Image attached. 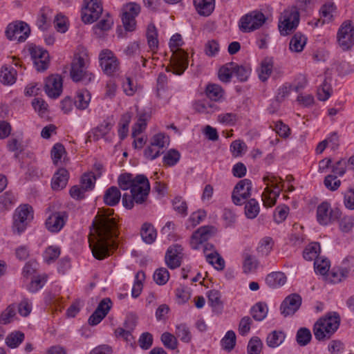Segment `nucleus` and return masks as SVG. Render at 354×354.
Instances as JSON below:
<instances>
[{"label": "nucleus", "instance_id": "1", "mask_svg": "<svg viewBox=\"0 0 354 354\" xmlns=\"http://www.w3.org/2000/svg\"><path fill=\"white\" fill-rule=\"evenodd\" d=\"M113 214L111 209L99 212L92 223L93 230L89 237V246L93 257L100 260L109 255V248L114 246L111 241L118 236V225L111 217Z\"/></svg>", "mask_w": 354, "mask_h": 354}, {"label": "nucleus", "instance_id": "2", "mask_svg": "<svg viewBox=\"0 0 354 354\" xmlns=\"http://www.w3.org/2000/svg\"><path fill=\"white\" fill-rule=\"evenodd\" d=\"M119 187L123 190L130 189V194L125 193L122 197V205L131 209L134 203H143L147 198L150 184L147 178L142 174L133 178L131 174H121L118 178Z\"/></svg>", "mask_w": 354, "mask_h": 354}, {"label": "nucleus", "instance_id": "3", "mask_svg": "<svg viewBox=\"0 0 354 354\" xmlns=\"http://www.w3.org/2000/svg\"><path fill=\"white\" fill-rule=\"evenodd\" d=\"M216 232L214 226L205 225L199 227L195 231L190 240V245L194 250H198L201 246L203 248V253L206 261L218 270H223L225 268V261L216 250L213 244L206 242L211 239Z\"/></svg>", "mask_w": 354, "mask_h": 354}, {"label": "nucleus", "instance_id": "4", "mask_svg": "<svg viewBox=\"0 0 354 354\" xmlns=\"http://www.w3.org/2000/svg\"><path fill=\"white\" fill-rule=\"evenodd\" d=\"M89 65L90 58L87 50L84 47L79 48L71 64L70 75L73 81L82 82L84 84L93 81L95 75L89 71Z\"/></svg>", "mask_w": 354, "mask_h": 354}, {"label": "nucleus", "instance_id": "5", "mask_svg": "<svg viewBox=\"0 0 354 354\" xmlns=\"http://www.w3.org/2000/svg\"><path fill=\"white\" fill-rule=\"evenodd\" d=\"M182 44V37L180 34H175L171 37L169 47L173 52L174 63L172 70L170 71L174 74L178 75L183 73L188 65L187 54L179 48Z\"/></svg>", "mask_w": 354, "mask_h": 354}, {"label": "nucleus", "instance_id": "6", "mask_svg": "<svg viewBox=\"0 0 354 354\" xmlns=\"http://www.w3.org/2000/svg\"><path fill=\"white\" fill-rule=\"evenodd\" d=\"M263 180L267 184V187L261 195L262 201L264 206L270 207L276 203L282 189L277 184V178L274 176H265Z\"/></svg>", "mask_w": 354, "mask_h": 354}, {"label": "nucleus", "instance_id": "7", "mask_svg": "<svg viewBox=\"0 0 354 354\" xmlns=\"http://www.w3.org/2000/svg\"><path fill=\"white\" fill-rule=\"evenodd\" d=\"M266 20V18L261 12L252 11L241 18L239 27L243 32H250L259 29Z\"/></svg>", "mask_w": 354, "mask_h": 354}, {"label": "nucleus", "instance_id": "8", "mask_svg": "<svg viewBox=\"0 0 354 354\" xmlns=\"http://www.w3.org/2000/svg\"><path fill=\"white\" fill-rule=\"evenodd\" d=\"M6 35L9 40L24 42L30 33L28 24L23 21H16L8 25Z\"/></svg>", "mask_w": 354, "mask_h": 354}, {"label": "nucleus", "instance_id": "9", "mask_svg": "<svg viewBox=\"0 0 354 354\" xmlns=\"http://www.w3.org/2000/svg\"><path fill=\"white\" fill-rule=\"evenodd\" d=\"M99 62L102 71L109 76L114 75L120 69L119 59L109 49L100 51Z\"/></svg>", "mask_w": 354, "mask_h": 354}, {"label": "nucleus", "instance_id": "10", "mask_svg": "<svg viewBox=\"0 0 354 354\" xmlns=\"http://www.w3.org/2000/svg\"><path fill=\"white\" fill-rule=\"evenodd\" d=\"M13 223V230L18 234L24 232L28 224L33 219V212L32 207L28 205H24L18 207L15 212Z\"/></svg>", "mask_w": 354, "mask_h": 354}, {"label": "nucleus", "instance_id": "11", "mask_svg": "<svg viewBox=\"0 0 354 354\" xmlns=\"http://www.w3.org/2000/svg\"><path fill=\"white\" fill-rule=\"evenodd\" d=\"M281 17L282 20L279 24V29L281 35L286 36L298 26L299 13L295 8H292L285 10Z\"/></svg>", "mask_w": 354, "mask_h": 354}, {"label": "nucleus", "instance_id": "12", "mask_svg": "<svg viewBox=\"0 0 354 354\" xmlns=\"http://www.w3.org/2000/svg\"><path fill=\"white\" fill-rule=\"evenodd\" d=\"M252 184L250 180L245 178L241 180L234 187L232 194V200L234 205H242L251 196Z\"/></svg>", "mask_w": 354, "mask_h": 354}, {"label": "nucleus", "instance_id": "13", "mask_svg": "<svg viewBox=\"0 0 354 354\" xmlns=\"http://www.w3.org/2000/svg\"><path fill=\"white\" fill-rule=\"evenodd\" d=\"M100 0H84L82 11V19L84 23L92 24L95 21L102 12Z\"/></svg>", "mask_w": 354, "mask_h": 354}, {"label": "nucleus", "instance_id": "14", "mask_svg": "<svg viewBox=\"0 0 354 354\" xmlns=\"http://www.w3.org/2000/svg\"><path fill=\"white\" fill-rule=\"evenodd\" d=\"M337 41L343 50H350L354 44V28L349 21H344L337 32Z\"/></svg>", "mask_w": 354, "mask_h": 354}, {"label": "nucleus", "instance_id": "15", "mask_svg": "<svg viewBox=\"0 0 354 354\" xmlns=\"http://www.w3.org/2000/svg\"><path fill=\"white\" fill-rule=\"evenodd\" d=\"M140 12V6L136 3H129L122 8V21L126 30L133 31L136 28V17Z\"/></svg>", "mask_w": 354, "mask_h": 354}, {"label": "nucleus", "instance_id": "16", "mask_svg": "<svg viewBox=\"0 0 354 354\" xmlns=\"http://www.w3.org/2000/svg\"><path fill=\"white\" fill-rule=\"evenodd\" d=\"M342 212L338 208L331 209L330 204L323 202L317 209V219L319 224L326 225L341 217Z\"/></svg>", "mask_w": 354, "mask_h": 354}, {"label": "nucleus", "instance_id": "17", "mask_svg": "<svg viewBox=\"0 0 354 354\" xmlns=\"http://www.w3.org/2000/svg\"><path fill=\"white\" fill-rule=\"evenodd\" d=\"M29 52L37 71H44L48 68L50 56L46 50L39 46L32 45L29 47Z\"/></svg>", "mask_w": 354, "mask_h": 354}, {"label": "nucleus", "instance_id": "18", "mask_svg": "<svg viewBox=\"0 0 354 354\" xmlns=\"http://www.w3.org/2000/svg\"><path fill=\"white\" fill-rule=\"evenodd\" d=\"M301 304V297L298 294H291L286 297L281 304V313L284 316L293 315Z\"/></svg>", "mask_w": 354, "mask_h": 354}, {"label": "nucleus", "instance_id": "19", "mask_svg": "<svg viewBox=\"0 0 354 354\" xmlns=\"http://www.w3.org/2000/svg\"><path fill=\"white\" fill-rule=\"evenodd\" d=\"M44 90L50 98H57L62 92V79L59 75H50L46 80Z\"/></svg>", "mask_w": 354, "mask_h": 354}, {"label": "nucleus", "instance_id": "20", "mask_svg": "<svg viewBox=\"0 0 354 354\" xmlns=\"http://www.w3.org/2000/svg\"><path fill=\"white\" fill-rule=\"evenodd\" d=\"M68 219L66 212H56L48 216L46 221V227L51 232H58L65 225Z\"/></svg>", "mask_w": 354, "mask_h": 354}, {"label": "nucleus", "instance_id": "21", "mask_svg": "<svg viewBox=\"0 0 354 354\" xmlns=\"http://www.w3.org/2000/svg\"><path fill=\"white\" fill-rule=\"evenodd\" d=\"M183 248L178 244L170 246L165 254V262L170 269H175L180 266L183 257Z\"/></svg>", "mask_w": 354, "mask_h": 354}, {"label": "nucleus", "instance_id": "22", "mask_svg": "<svg viewBox=\"0 0 354 354\" xmlns=\"http://www.w3.org/2000/svg\"><path fill=\"white\" fill-rule=\"evenodd\" d=\"M69 174L64 168H60L55 173L51 180V187L53 190L64 189L68 183Z\"/></svg>", "mask_w": 354, "mask_h": 354}, {"label": "nucleus", "instance_id": "23", "mask_svg": "<svg viewBox=\"0 0 354 354\" xmlns=\"http://www.w3.org/2000/svg\"><path fill=\"white\" fill-rule=\"evenodd\" d=\"M194 5L200 15L209 16L215 6L214 0H194Z\"/></svg>", "mask_w": 354, "mask_h": 354}, {"label": "nucleus", "instance_id": "24", "mask_svg": "<svg viewBox=\"0 0 354 354\" xmlns=\"http://www.w3.org/2000/svg\"><path fill=\"white\" fill-rule=\"evenodd\" d=\"M91 98V93L88 90H79L76 93L74 104L77 109L80 110H84L88 106Z\"/></svg>", "mask_w": 354, "mask_h": 354}, {"label": "nucleus", "instance_id": "25", "mask_svg": "<svg viewBox=\"0 0 354 354\" xmlns=\"http://www.w3.org/2000/svg\"><path fill=\"white\" fill-rule=\"evenodd\" d=\"M326 330L327 339L337 330L339 326V317L337 315L319 319Z\"/></svg>", "mask_w": 354, "mask_h": 354}, {"label": "nucleus", "instance_id": "26", "mask_svg": "<svg viewBox=\"0 0 354 354\" xmlns=\"http://www.w3.org/2000/svg\"><path fill=\"white\" fill-rule=\"evenodd\" d=\"M121 198V193L119 189L112 186L105 191L104 194V202L109 206L116 205Z\"/></svg>", "mask_w": 354, "mask_h": 354}, {"label": "nucleus", "instance_id": "27", "mask_svg": "<svg viewBox=\"0 0 354 354\" xmlns=\"http://www.w3.org/2000/svg\"><path fill=\"white\" fill-rule=\"evenodd\" d=\"M307 38L300 32L295 33L290 39L289 48L292 52L300 53L306 44Z\"/></svg>", "mask_w": 354, "mask_h": 354}, {"label": "nucleus", "instance_id": "28", "mask_svg": "<svg viewBox=\"0 0 354 354\" xmlns=\"http://www.w3.org/2000/svg\"><path fill=\"white\" fill-rule=\"evenodd\" d=\"M17 72L12 66H3L0 71L1 82L5 85H12L16 81Z\"/></svg>", "mask_w": 354, "mask_h": 354}, {"label": "nucleus", "instance_id": "29", "mask_svg": "<svg viewBox=\"0 0 354 354\" xmlns=\"http://www.w3.org/2000/svg\"><path fill=\"white\" fill-rule=\"evenodd\" d=\"M266 282L270 288H277L285 284L286 277L281 272H274L267 275Z\"/></svg>", "mask_w": 354, "mask_h": 354}, {"label": "nucleus", "instance_id": "30", "mask_svg": "<svg viewBox=\"0 0 354 354\" xmlns=\"http://www.w3.org/2000/svg\"><path fill=\"white\" fill-rule=\"evenodd\" d=\"M243 270L245 274L252 273L256 271L259 266V261L255 257L248 252H244L243 254Z\"/></svg>", "mask_w": 354, "mask_h": 354}, {"label": "nucleus", "instance_id": "31", "mask_svg": "<svg viewBox=\"0 0 354 354\" xmlns=\"http://www.w3.org/2000/svg\"><path fill=\"white\" fill-rule=\"evenodd\" d=\"M140 234L142 240L147 244L153 243L156 239L157 233L151 224L145 223L142 225Z\"/></svg>", "mask_w": 354, "mask_h": 354}, {"label": "nucleus", "instance_id": "32", "mask_svg": "<svg viewBox=\"0 0 354 354\" xmlns=\"http://www.w3.org/2000/svg\"><path fill=\"white\" fill-rule=\"evenodd\" d=\"M286 339V334L281 330H273L268 334L266 338V344L270 348L280 346Z\"/></svg>", "mask_w": 354, "mask_h": 354}, {"label": "nucleus", "instance_id": "33", "mask_svg": "<svg viewBox=\"0 0 354 354\" xmlns=\"http://www.w3.org/2000/svg\"><path fill=\"white\" fill-rule=\"evenodd\" d=\"M335 6L333 3H328L323 5L320 8L321 19L317 20L315 24L316 26H318V24L321 23L322 25L325 23L330 22L333 19V12L335 11Z\"/></svg>", "mask_w": 354, "mask_h": 354}, {"label": "nucleus", "instance_id": "34", "mask_svg": "<svg viewBox=\"0 0 354 354\" xmlns=\"http://www.w3.org/2000/svg\"><path fill=\"white\" fill-rule=\"evenodd\" d=\"M146 35L149 47L152 51H154L158 46V32L154 24L148 25Z\"/></svg>", "mask_w": 354, "mask_h": 354}, {"label": "nucleus", "instance_id": "35", "mask_svg": "<svg viewBox=\"0 0 354 354\" xmlns=\"http://www.w3.org/2000/svg\"><path fill=\"white\" fill-rule=\"evenodd\" d=\"M268 306L266 303L258 302L251 308L252 317L258 322L264 319L268 314Z\"/></svg>", "mask_w": 354, "mask_h": 354}, {"label": "nucleus", "instance_id": "36", "mask_svg": "<svg viewBox=\"0 0 354 354\" xmlns=\"http://www.w3.org/2000/svg\"><path fill=\"white\" fill-rule=\"evenodd\" d=\"M332 88L330 85V80L324 77L322 84L317 89V97L321 101H326L331 95Z\"/></svg>", "mask_w": 354, "mask_h": 354}, {"label": "nucleus", "instance_id": "37", "mask_svg": "<svg viewBox=\"0 0 354 354\" xmlns=\"http://www.w3.org/2000/svg\"><path fill=\"white\" fill-rule=\"evenodd\" d=\"M273 59L271 57L265 58L261 64V70L259 74V79L265 82L270 77L272 68H273Z\"/></svg>", "mask_w": 354, "mask_h": 354}, {"label": "nucleus", "instance_id": "38", "mask_svg": "<svg viewBox=\"0 0 354 354\" xmlns=\"http://www.w3.org/2000/svg\"><path fill=\"white\" fill-rule=\"evenodd\" d=\"M245 214L248 218L253 219L257 216L259 213L260 207L258 201L254 198H251L244 203Z\"/></svg>", "mask_w": 354, "mask_h": 354}, {"label": "nucleus", "instance_id": "39", "mask_svg": "<svg viewBox=\"0 0 354 354\" xmlns=\"http://www.w3.org/2000/svg\"><path fill=\"white\" fill-rule=\"evenodd\" d=\"M349 266L333 268L330 272V279L334 283H339L348 277Z\"/></svg>", "mask_w": 354, "mask_h": 354}, {"label": "nucleus", "instance_id": "40", "mask_svg": "<svg viewBox=\"0 0 354 354\" xmlns=\"http://www.w3.org/2000/svg\"><path fill=\"white\" fill-rule=\"evenodd\" d=\"M180 153L176 149H169L164 155L162 158V162L165 166L173 167L176 165L180 160Z\"/></svg>", "mask_w": 354, "mask_h": 354}, {"label": "nucleus", "instance_id": "41", "mask_svg": "<svg viewBox=\"0 0 354 354\" xmlns=\"http://www.w3.org/2000/svg\"><path fill=\"white\" fill-rule=\"evenodd\" d=\"M205 93L208 98L216 102L223 97V91L218 84H212L207 86Z\"/></svg>", "mask_w": 354, "mask_h": 354}, {"label": "nucleus", "instance_id": "42", "mask_svg": "<svg viewBox=\"0 0 354 354\" xmlns=\"http://www.w3.org/2000/svg\"><path fill=\"white\" fill-rule=\"evenodd\" d=\"M24 337L25 335L22 332L15 331L7 336L6 343L8 347L15 348L19 346L24 341Z\"/></svg>", "mask_w": 354, "mask_h": 354}, {"label": "nucleus", "instance_id": "43", "mask_svg": "<svg viewBox=\"0 0 354 354\" xmlns=\"http://www.w3.org/2000/svg\"><path fill=\"white\" fill-rule=\"evenodd\" d=\"M320 245L318 243H313L305 248L303 257L307 261H315L317 258H319L318 254L320 252Z\"/></svg>", "mask_w": 354, "mask_h": 354}, {"label": "nucleus", "instance_id": "44", "mask_svg": "<svg viewBox=\"0 0 354 354\" xmlns=\"http://www.w3.org/2000/svg\"><path fill=\"white\" fill-rule=\"evenodd\" d=\"M312 339L310 330L305 327L300 328L296 334V341L301 346L308 344Z\"/></svg>", "mask_w": 354, "mask_h": 354}, {"label": "nucleus", "instance_id": "45", "mask_svg": "<svg viewBox=\"0 0 354 354\" xmlns=\"http://www.w3.org/2000/svg\"><path fill=\"white\" fill-rule=\"evenodd\" d=\"M274 241L271 237H264L262 239L257 247V252L262 256H267L272 250Z\"/></svg>", "mask_w": 354, "mask_h": 354}, {"label": "nucleus", "instance_id": "46", "mask_svg": "<svg viewBox=\"0 0 354 354\" xmlns=\"http://www.w3.org/2000/svg\"><path fill=\"white\" fill-rule=\"evenodd\" d=\"M236 334L233 330H228L221 339V345L224 350L231 351L236 345Z\"/></svg>", "mask_w": 354, "mask_h": 354}, {"label": "nucleus", "instance_id": "47", "mask_svg": "<svg viewBox=\"0 0 354 354\" xmlns=\"http://www.w3.org/2000/svg\"><path fill=\"white\" fill-rule=\"evenodd\" d=\"M15 201V195L10 192H6L0 196V212L10 209Z\"/></svg>", "mask_w": 354, "mask_h": 354}, {"label": "nucleus", "instance_id": "48", "mask_svg": "<svg viewBox=\"0 0 354 354\" xmlns=\"http://www.w3.org/2000/svg\"><path fill=\"white\" fill-rule=\"evenodd\" d=\"M16 315L15 304L9 305L0 314V323L3 325L8 324L13 321Z\"/></svg>", "mask_w": 354, "mask_h": 354}, {"label": "nucleus", "instance_id": "49", "mask_svg": "<svg viewBox=\"0 0 354 354\" xmlns=\"http://www.w3.org/2000/svg\"><path fill=\"white\" fill-rule=\"evenodd\" d=\"M314 268L316 273L325 275L330 268V261L322 257L317 258L314 262Z\"/></svg>", "mask_w": 354, "mask_h": 354}, {"label": "nucleus", "instance_id": "50", "mask_svg": "<svg viewBox=\"0 0 354 354\" xmlns=\"http://www.w3.org/2000/svg\"><path fill=\"white\" fill-rule=\"evenodd\" d=\"M232 71L233 75L236 76L240 82L247 81L250 74V69L249 68L239 66L235 63H234Z\"/></svg>", "mask_w": 354, "mask_h": 354}, {"label": "nucleus", "instance_id": "51", "mask_svg": "<svg viewBox=\"0 0 354 354\" xmlns=\"http://www.w3.org/2000/svg\"><path fill=\"white\" fill-rule=\"evenodd\" d=\"M234 62H230L222 66L218 71L219 80L223 82H229L233 75Z\"/></svg>", "mask_w": 354, "mask_h": 354}, {"label": "nucleus", "instance_id": "52", "mask_svg": "<svg viewBox=\"0 0 354 354\" xmlns=\"http://www.w3.org/2000/svg\"><path fill=\"white\" fill-rule=\"evenodd\" d=\"M263 348V343L258 337H252L247 346L248 354H259Z\"/></svg>", "mask_w": 354, "mask_h": 354}, {"label": "nucleus", "instance_id": "53", "mask_svg": "<svg viewBox=\"0 0 354 354\" xmlns=\"http://www.w3.org/2000/svg\"><path fill=\"white\" fill-rule=\"evenodd\" d=\"M60 255V249L57 246L48 247L44 253V261L50 264L55 261Z\"/></svg>", "mask_w": 354, "mask_h": 354}, {"label": "nucleus", "instance_id": "54", "mask_svg": "<svg viewBox=\"0 0 354 354\" xmlns=\"http://www.w3.org/2000/svg\"><path fill=\"white\" fill-rule=\"evenodd\" d=\"M150 143L153 145V146L157 147L162 150L169 145V140L164 133H160L154 135L151 138Z\"/></svg>", "mask_w": 354, "mask_h": 354}, {"label": "nucleus", "instance_id": "55", "mask_svg": "<svg viewBox=\"0 0 354 354\" xmlns=\"http://www.w3.org/2000/svg\"><path fill=\"white\" fill-rule=\"evenodd\" d=\"M149 115L147 113H142L139 115L137 122L133 127L132 136L136 137L138 134H140L147 127V121Z\"/></svg>", "mask_w": 354, "mask_h": 354}, {"label": "nucleus", "instance_id": "56", "mask_svg": "<svg viewBox=\"0 0 354 354\" xmlns=\"http://www.w3.org/2000/svg\"><path fill=\"white\" fill-rule=\"evenodd\" d=\"M169 279V273L165 268L157 269L153 274V279L158 285H165Z\"/></svg>", "mask_w": 354, "mask_h": 354}, {"label": "nucleus", "instance_id": "57", "mask_svg": "<svg viewBox=\"0 0 354 354\" xmlns=\"http://www.w3.org/2000/svg\"><path fill=\"white\" fill-rule=\"evenodd\" d=\"M176 335L181 341L186 343L189 342L192 339V335L189 328L183 324L176 326Z\"/></svg>", "mask_w": 354, "mask_h": 354}, {"label": "nucleus", "instance_id": "58", "mask_svg": "<svg viewBox=\"0 0 354 354\" xmlns=\"http://www.w3.org/2000/svg\"><path fill=\"white\" fill-rule=\"evenodd\" d=\"M208 302L213 308H222L221 293L216 290H211L207 292Z\"/></svg>", "mask_w": 354, "mask_h": 354}, {"label": "nucleus", "instance_id": "59", "mask_svg": "<svg viewBox=\"0 0 354 354\" xmlns=\"http://www.w3.org/2000/svg\"><path fill=\"white\" fill-rule=\"evenodd\" d=\"M145 278V273L142 271H139L136 275V281H135L132 290L131 295L134 298H137L141 293L142 290V279Z\"/></svg>", "mask_w": 354, "mask_h": 354}, {"label": "nucleus", "instance_id": "60", "mask_svg": "<svg viewBox=\"0 0 354 354\" xmlns=\"http://www.w3.org/2000/svg\"><path fill=\"white\" fill-rule=\"evenodd\" d=\"M131 116L128 114L124 115L120 122V128L118 129V135L121 140L124 139L129 131V124L130 123Z\"/></svg>", "mask_w": 354, "mask_h": 354}, {"label": "nucleus", "instance_id": "61", "mask_svg": "<svg viewBox=\"0 0 354 354\" xmlns=\"http://www.w3.org/2000/svg\"><path fill=\"white\" fill-rule=\"evenodd\" d=\"M95 176L93 173L84 174L81 179L82 187L86 191L93 189L95 183Z\"/></svg>", "mask_w": 354, "mask_h": 354}, {"label": "nucleus", "instance_id": "62", "mask_svg": "<svg viewBox=\"0 0 354 354\" xmlns=\"http://www.w3.org/2000/svg\"><path fill=\"white\" fill-rule=\"evenodd\" d=\"M55 29L60 32L64 33L68 30L67 19L62 13L56 15L54 20Z\"/></svg>", "mask_w": 354, "mask_h": 354}, {"label": "nucleus", "instance_id": "63", "mask_svg": "<svg viewBox=\"0 0 354 354\" xmlns=\"http://www.w3.org/2000/svg\"><path fill=\"white\" fill-rule=\"evenodd\" d=\"M161 341L164 346L169 349L174 350L177 348V340L174 335L169 333H164L161 335Z\"/></svg>", "mask_w": 354, "mask_h": 354}, {"label": "nucleus", "instance_id": "64", "mask_svg": "<svg viewBox=\"0 0 354 354\" xmlns=\"http://www.w3.org/2000/svg\"><path fill=\"white\" fill-rule=\"evenodd\" d=\"M252 324V320L250 317H248V316L243 317L240 320V322L239 324V328H238L239 333L242 336H245L250 331Z\"/></svg>", "mask_w": 354, "mask_h": 354}]
</instances>
